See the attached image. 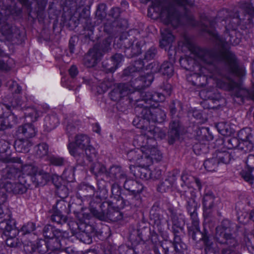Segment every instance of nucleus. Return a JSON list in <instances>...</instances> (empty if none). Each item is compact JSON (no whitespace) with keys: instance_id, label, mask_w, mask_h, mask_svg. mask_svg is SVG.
Masks as SVG:
<instances>
[{"instance_id":"1","label":"nucleus","mask_w":254,"mask_h":254,"mask_svg":"<svg viewBox=\"0 0 254 254\" xmlns=\"http://www.w3.org/2000/svg\"><path fill=\"white\" fill-rule=\"evenodd\" d=\"M190 57L194 61L198 63L195 64V71L198 68L199 73L192 74L193 77H198V74L209 77L214 81L217 87L226 90L236 89L238 90L235 96L237 97H248L250 93L248 90L243 88L239 83L234 82L230 77L224 76L216 68L215 62L223 60L227 62L230 66L231 72L239 76H243L245 74V69L239 67L236 62L235 56L229 51H224L216 53L213 51L200 48L194 45H190Z\"/></svg>"},{"instance_id":"2","label":"nucleus","mask_w":254,"mask_h":254,"mask_svg":"<svg viewBox=\"0 0 254 254\" xmlns=\"http://www.w3.org/2000/svg\"><path fill=\"white\" fill-rule=\"evenodd\" d=\"M164 134L160 132L159 128L153 127L147 130L144 134L135 136L133 141L135 149L127 152V157L128 160H137L140 163L144 165L151 161L150 155L153 150H158L155 147V139L162 138Z\"/></svg>"},{"instance_id":"3","label":"nucleus","mask_w":254,"mask_h":254,"mask_svg":"<svg viewBox=\"0 0 254 254\" xmlns=\"http://www.w3.org/2000/svg\"><path fill=\"white\" fill-rule=\"evenodd\" d=\"M181 178L183 182V184L182 185V187H186L188 188V190H185L183 194L187 201V209L191 216L194 217L193 223L194 226L197 227L198 225L196 218L197 203L195 201L196 192L193 188L196 187L199 190H200L201 189V183L198 179L189 175L186 173H183Z\"/></svg>"},{"instance_id":"4","label":"nucleus","mask_w":254,"mask_h":254,"mask_svg":"<svg viewBox=\"0 0 254 254\" xmlns=\"http://www.w3.org/2000/svg\"><path fill=\"white\" fill-rule=\"evenodd\" d=\"M69 153L77 160L86 156L87 159L92 161L96 156L94 147L90 144V138L84 134L77 135L74 142H70L68 145Z\"/></svg>"},{"instance_id":"5","label":"nucleus","mask_w":254,"mask_h":254,"mask_svg":"<svg viewBox=\"0 0 254 254\" xmlns=\"http://www.w3.org/2000/svg\"><path fill=\"white\" fill-rule=\"evenodd\" d=\"M144 101L150 104L151 109L143 108L141 111V114L143 117L149 122H162L165 118V114L164 112L160 109L155 108L154 104L152 102H159L163 101L165 100V96L161 93L157 92H148L145 94Z\"/></svg>"},{"instance_id":"6","label":"nucleus","mask_w":254,"mask_h":254,"mask_svg":"<svg viewBox=\"0 0 254 254\" xmlns=\"http://www.w3.org/2000/svg\"><path fill=\"white\" fill-rule=\"evenodd\" d=\"M143 78H139L135 80L133 86L129 84H120L116 86L110 93L111 99L115 101H119L123 97L128 95L136 90H141L143 88L149 86L151 84L152 78L150 76L148 80H144L142 82Z\"/></svg>"},{"instance_id":"7","label":"nucleus","mask_w":254,"mask_h":254,"mask_svg":"<svg viewBox=\"0 0 254 254\" xmlns=\"http://www.w3.org/2000/svg\"><path fill=\"white\" fill-rule=\"evenodd\" d=\"M21 13L20 9H7L5 11L2 10L0 11V31L1 34L5 37L8 41L13 42L16 44L14 39H18L20 36L19 30L15 26H12L9 24L6 20L7 16L9 14L13 15H18Z\"/></svg>"},{"instance_id":"8","label":"nucleus","mask_w":254,"mask_h":254,"mask_svg":"<svg viewBox=\"0 0 254 254\" xmlns=\"http://www.w3.org/2000/svg\"><path fill=\"white\" fill-rule=\"evenodd\" d=\"M240 11L242 13L237 15L236 17L232 19H227L225 23L228 22L229 24L226 25V29L235 30L237 26L241 23L249 24L252 21L254 16V7L249 2L242 1L240 3Z\"/></svg>"},{"instance_id":"9","label":"nucleus","mask_w":254,"mask_h":254,"mask_svg":"<svg viewBox=\"0 0 254 254\" xmlns=\"http://www.w3.org/2000/svg\"><path fill=\"white\" fill-rule=\"evenodd\" d=\"M152 151L153 153H151L150 156L152 158L151 161L148 164L143 165L138 162L139 161L137 160H129L136 166L135 167L132 165L130 166L131 171L135 177L145 180L151 179V171L148 168V166L152 164L153 160L159 161L162 159V154L158 150L155 149Z\"/></svg>"},{"instance_id":"10","label":"nucleus","mask_w":254,"mask_h":254,"mask_svg":"<svg viewBox=\"0 0 254 254\" xmlns=\"http://www.w3.org/2000/svg\"><path fill=\"white\" fill-rule=\"evenodd\" d=\"M247 130V129L241 130L238 134V139L233 138L229 139L228 141V148L231 149L237 148L245 153L252 151L253 148V144L250 140L251 136Z\"/></svg>"},{"instance_id":"11","label":"nucleus","mask_w":254,"mask_h":254,"mask_svg":"<svg viewBox=\"0 0 254 254\" xmlns=\"http://www.w3.org/2000/svg\"><path fill=\"white\" fill-rule=\"evenodd\" d=\"M109 176L112 181L115 182V184L112 185L113 190L115 188L118 189V184L124 182V186L126 189L132 191H139V190H136L133 187V186L137 185V182L133 180H127L126 175L122 171L121 167L119 166L112 167L110 169Z\"/></svg>"},{"instance_id":"12","label":"nucleus","mask_w":254,"mask_h":254,"mask_svg":"<svg viewBox=\"0 0 254 254\" xmlns=\"http://www.w3.org/2000/svg\"><path fill=\"white\" fill-rule=\"evenodd\" d=\"M230 223L228 220H224L221 224L216 228L215 239L220 244H226L235 246L236 240L229 234Z\"/></svg>"},{"instance_id":"13","label":"nucleus","mask_w":254,"mask_h":254,"mask_svg":"<svg viewBox=\"0 0 254 254\" xmlns=\"http://www.w3.org/2000/svg\"><path fill=\"white\" fill-rule=\"evenodd\" d=\"M111 43V39H107L105 44V47L103 50L99 48V46L96 45L91 49L88 54L85 56L84 60V64L88 67L94 66L100 59L103 55V53L107 51Z\"/></svg>"},{"instance_id":"14","label":"nucleus","mask_w":254,"mask_h":254,"mask_svg":"<svg viewBox=\"0 0 254 254\" xmlns=\"http://www.w3.org/2000/svg\"><path fill=\"white\" fill-rule=\"evenodd\" d=\"M149 68H151V72H147L146 76H141L140 78H143L144 79L142 80V82L144 83V80H148L150 78V76H151L153 78L152 74L160 71L163 74L166 75L167 76H171L173 75L174 69L173 65L170 62L164 63L160 67L159 64L157 63H152L149 65ZM153 81V79L152 80ZM152 81H151L152 82Z\"/></svg>"},{"instance_id":"15","label":"nucleus","mask_w":254,"mask_h":254,"mask_svg":"<svg viewBox=\"0 0 254 254\" xmlns=\"http://www.w3.org/2000/svg\"><path fill=\"white\" fill-rule=\"evenodd\" d=\"M92 213L101 220H105L109 219L113 221H117L123 218V216L119 208L112 206L111 204L106 214L95 209L92 210Z\"/></svg>"},{"instance_id":"16","label":"nucleus","mask_w":254,"mask_h":254,"mask_svg":"<svg viewBox=\"0 0 254 254\" xmlns=\"http://www.w3.org/2000/svg\"><path fill=\"white\" fill-rule=\"evenodd\" d=\"M196 235H199L201 236L200 238L204 244V250L206 254L207 253H217L219 252V247L218 245L211 242L209 237L206 234H202L199 231L196 233L192 234V239L194 240H196Z\"/></svg>"},{"instance_id":"17","label":"nucleus","mask_w":254,"mask_h":254,"mask_svg":"<svg viewBox=\"0 0 254 254\" xmlns=\"http://www.w3.org/2000/svg\"><path fill=\"white\" fill-rule=\"evenodd\" d=\"M15 221L12 219L5 220L0 222V228L3 230L6 237H16L18 231L15 228Z\"/></svg>"},{"instance_id":"18","label":"nucleus","mask_w":254,"mask_h":254,"mask_svg":"<svg viewBox=\"0 0 254 254\" xmlns=\"http://www.w3.org/2000/svg\"><path fill=\"white\" fill-rule=\"evenodd\" d=\"M215 197L210 191L205 192L203 195L202 203L204 211L206 214L210 212V210L215 205Z\"/></svg>"},{"instance_id":"19","label":"nucleus","mask_w":254,"mask_h":254,"mask_svg":"<svg viewBox=\"0 0 254 254\" xmlns=\"http://www.w3.org/2000/svg\"><path fill=\"white\" fill-rule=\"evenodd\" d=\"M65 232H63L59 230H55L50 225H46L43 229V235L45 238L53 240L55 237L59 238L60 237H64Z\"/></svg>"},{"instance_id":"20","label":"nucleus","mask_w":254,"mask_h":254,"mask_svg":"<svg viewBox=\"0 0 254 254\" xmlns=\"http://www.w3.org/2000/svg\"><path fill=\"white\" fill-rule=\"evenodd\" d=\"M21 106V104L20 103H17L16 101L12 102L11 105L6 106L5 105H0V130H4L7 128V125L6 124V121L4 119V117H2L3 112V107H5L7 109V111H11V107H12L13 108H18Z\"/></svg>"},{"instance_id":"21","label":"nucleus","mask_w":254,"mask_h":254,"mask_svg":"<svg viewBox=\"0 0 254 254\" xmlns=\"http://www.w3.org/2000/svg\"><path fill=\"white\" fill-rule=\"evenodd\" d=\"M32 143L29 139H19L15 141L14 147L17 152H28Z\"/></svg>"},{"instance_id":"22","label":"nucleus","mask_w":254,"mask_h":254,"mask_svg":"<svg viewBox=\"0 0 254 254\" xmlns=\"http://www.w3.org/2000/svg\"><path fill=\"white\" fill-rule=\"evenodd\" d=\"M59 122V119L56 115L46 116L44 120L45 129L47 131H50L58 126Z\"/></svg>"},{"instance_id":"23","label":"nucleus","mask_w":254,"mask_h":254,"mask_svg":"<svg viewBox=\"0 0 254 254\" xmlns=\"http://www.w3.org/2000/svg\"><path fill=\"white\" fill-rule=\"evenodd\" d=\"M49 174L43 171H37L31 178L32 181L37 185H44L50 179Z\"/></svg>"},{"instance_id":"24","label":"nucleus","mask_w":254,"mask_h":254,"mask_svg":"<svg viewBox=\"0 0 254 254\" xmlns=\"http://www.w3.org/2000/svg\"><path fill=\"white\" fill-rule=\"evenodd\" d=\"M17 131L18 133L22 134L27 138L33 137L36 134L35 128L31 124H27L19 127Z\"/></svg>"},{"instance_id":"25","label":"nucleus","mask_w":254,"mask_h":254,"mask_svg":"<svg viewBox=\"0 0 254 254\" xmlns=\"http://www.w3.org/2000/svg\"><path fill=\"white\" fill-rule=\"evenodd\" d=\"M5 188L7 191L14 193H23L26 190L25 187L21 183L13 184L9 182L6 184Z\"/></svg>"},{"instance_id":"26","label":"nucleus","mask_w":254,"mask_h":254,"mask_svg":"<svg viewBox=\"0 0 254 254\" xmlns=\"http://www.w3.org/2000/svg\"><path fill=\"white\" fill-rule=\"evenodd\" d=\"M213 156L216 157L217 161L219 162V164H227L229 163L231 160L230 153L226 150L222 151H216L213 154Z\"/></svg>"},{"instance_id":"27","label":"nucleus","mask_w":254,"mask_h":254,"mask_svg":"<svg viewBox=\"0 0 254 254\" xmlns=\"http://www.w3.org/2000/svg\"><path fill=\"white\" fill-rule=\"evenodd\" d=\"M26 117H29L32 122L37 121V119L42 115V112L35 107H27L24 110Z\"/></svg>"},{"instance_id":"28","label":"nucleus","mask_w":254,"mask_h":254,"mask_svg":"<svg viewBox=\"0 0 254 254\" xmlns=\"http://www.w3.org/2000/svg\"><path fill=\"white\" fill-rule=\"evenodd\" d=\"M219 164V162L213 156L211 158L206 160L203 163L204 168L208 172L216 171Z\"/></svg>"},{"instance_id":"29","label":"nucleus","mask_w":254,"mask_h":254,"mask_svg":"<svg viewBox=\"0 0 254 254\" xmlns=\"http://www.w3.org/2000/svg\"><path fill=\"white\" fill-rule=\"evenodd\" d=\"M36 155L39 158L46 157L49 153V146L45 143H42L36 146L35 148Z\"/></svg>"},{"instance_id":"30","label":"nucleus","mask_w":254,"mask_h":254,"mask_svg":"<svg viewBox=\"0 0 254 254\" xmlns=\"http://www.w3.org/2000/svg\"><path fill=\"white\" fill-rule=\"evenodd\" d=\"M216 127L219 132L224 136L229 135L232 133V128L226 122L219 123Z\"/></svg>"},{"instance_id":"31","label":"nucleus","mask_w":254,"mask_h":254,"mask_svg":"<svg viewBox=\"0 0 254 254\" xmlns=\"http://www.w3.org/2000/svg\"><path fill=\"white\" fill-rule=\"evenodd\" d=\"M172 245H173L176 252L179 254L184 253V250L187 248L186 244L181 241L180 238L178 236H175L174 243Z\"/></svg>"},{"instance_id":"32","label":"nucleus","mask_w":254,"mask_h":254,"mask_svg":"<svg viewBox=\"0 0 254 254\" xmlns=\"http://www.w3.org/2000/svg\"><path fill=\"white\" fill-rule=\"evenodd\" d=\"M166 222V220H155V224L157 227L158 230L160 232L162 238L165 242H171L169 240L168 234L166 232L162 231V225Z\"/></svg>"},{"instance_id":"33","label":"nucleus","mask_w":254,"mask_h":254,"mask_svg":"<svg viewBox=\"0 0 254 254\" xmlns=\"http://www.w3.org/2000/svg\"><path fill=\"white\" fill-rule=\"evenodd\" d=\"M90 171L95 176L106 172V168L104 166L99 162L94 163L91 167Z\"/></svg>"},{"instance_id":"34","label":"nucleus","mask_w":254,"mask_h":254,"mask_svg":"<svg viewBox=\"0 0 254 254\" xmlns=\"http://www.w3.org/2000/svg\"><path fill=\"white\" fill-rule=\"evenodd\" d=\"M51 220L57 224H63L65 222L66 217L63 215L61 211H55L51 216Z\"/></svg>"},{"instance_id":"35","label":"nucleus","mask_w":254,"mask_h":254,"mask_svg":"<svg viewBox=\"0 0 254 254\" xmlns=\"http://www.w3.org/2000/svg\"><path fill=\"white\" fill-rule=\"evenodd\" d=\"M123 61V56L120 54H116L112 58V62L114 64V67L109 68L110 72H114Z\"/></svg>"},{"instance_id":"36","label":"nucleus","mask_w":254,"mask_h":254,"mask_svg":"<svg viewBox=\"0 0 254 254\" xmlns=\"http://www.w3.org/2000/svg\"><path fill=\"white\" fill-rule=\"evenodd\" d=\"M21 172L24 175L31 176L35 175L37 171V168L32 165H25L21 167Z\"/></svg>"},{"instance_id":"37","label":"nucleus","mask_w":254,"mask_h":254,"mask_svg":"<svg viewBox=\"0 0 254 254\" xmlns=\"http://www.w3.org/2000/svg\"><path fill=\"white\" fill-rule=\"evenodd\" d=\"M41 247L42 246L38 243L34 244L30 243V245L29 246L28 245L25 250L28 252H31L32 253H37L40 254H43Z\"/></svg>"},{"instance_id":"38","label":"nucleus","mask_w":254,"mask_h":254,"mask_svg":"<svg viewBox=\"0 0 254 254\" xmlns=\"http://www.w3.org/2000/svg\"><path fill=\"white\" fill-rule=\"evenodd\" d=\"M50 163L55 166H63L66 162V160L59 156H52L50 158Z\"/></svg>"},{"instance_id":"39","label":"nucleus","mask_w":254,"mask_h":254,"mask_svg":"<svg viewBox=\"0 0 254 254\" xmlns=\"http://www.w3.org/2000/svg\"><path fill=\"white\" fill-rule=\"evenodd\" d=\"M7 86L12 93H19L21 90V87L15 81L13 80L9 81L7 82Z\"/></svg>"},{"instance_id":"40","label":"nucleus","mask_w":254,"mask_h":254,"mask_svg":"<svg viewBox=\"0 0 254 254\" xmlns=\"http://www.w3.org/2000/svg\"><path fill=\"white\" fill-rule=\"evenodd\" d=\"M35 229V224L32 222H29L22 227L21 229V232L22 233V234L26 235L27 234H30L31 232H33Z\"/></svg>"},{"instance_id":"41","label":"nucleus","mask_w":254,"mask_h":254,"mask_svg":"<svg viewBox=\"0 0 254 254\" xmlns=\"http://www.w3.org/2000/svg\"><path fill=\"white\" fill-rule=\"evenodd\" d=\"M4 119L6 121L7 128L11 127L16 124L17 118L13 113H10L6 118L4 117Z\"/></svg>"},{"instance_id":"42","label":"nucleus","mask_w":254,"mask_h":254,"mask_svg":"<svg viewBox=\"0 0 254 254\" xmlns=\"http://www.w3.org/2000/svg\"><path fill=\"white\" fill-rule=\"evenodd\" d=\"M6 244L10 247H15L18 245L17 239L16 237H7Z\"/></svg>"},{"instance_id":"43","label":"nucleus","mask_w":254,"mask_h":254,"mask_svg":"<svg viewBox=\"0 0 254 254\" xmlns=\"http://www.w3.org/2000/svg\"><path fill=\"white\" fill-rule=\"evenodd\" d=\"M156 50L154 48L149 49L145 55V59L146 60H150L153 59L156 55Z\"/></svg>"},{"instance_id":"44","label":"nucleus","mask_w":254,"mask_h":254,"mask_svg":"<svg viewBox=\"0 0 254 254\" xmlns=\"http://www.w3.org/2000/svg\"><path fill=\"white\" fill-rule=\"evenodd\" d=\"M174 2L178 5L186 6V5L192 6L193 4V0H174Z\"/></svg>"},{"instance_id":"45","label":"nucleus","mask_w":254,"mask_h":254,"mask_svg":"<svg viewBox=\"0 0 254 254\" xmlns=\"http://www.w3.org/2000/svg\"><path fill=\"white\" fill-rule=\"evenodd\" d=\"M4 172L7 173L6 178L12 179L15 177V173L16 172V170L14 168H6L4 170Z\"/></svg>"},{"instance_id":"46","label":"nucleus","mask_w":254,"mask_h":254,"mask_svg":"<svg viewBox=\"0 0 254 254\" xmlns=\"http://www.w3.org/2000/svg\"><path fill=\"white\" fill-rule=\"evenodd\" d=\"M9 143L4 140L0 141V153H3L8 151Z\"/></svg>"},{"instance_id":"47","label":"nucleus","mask_w":254,"mask_h":254,"mask_svg":"<svg viewBox=\"0 0 254 254\" xmlns=\"http://www.w3.org/2000/svg\"><path fill=\"white\" fill-rule=\"evenodd\" d=\"M170 127L171 129L175 131L174 134L176 136L178 135V129L179 127V123L178 121H173L171 123Z\"/></svg>"},{"instance_id":"48","label":"nucleus","mask_w":254,"mask_h":254,"mask_svg":"<svg viewBox=\"0 0 254 254\" xmlns=\"http://www.w3.org/2000/svg\"><path fill=\"white\" fill-rule=\"evenodd\" d=\"M171 246H172L171 242H163L161 244L160 243V248L164 250L165 254H167L168 252L169 247Z\"/></svg>"},{"instance_id":"49","label":"nucleus","mask_w":254,"mask_h":254,"mask_svg":"<svg viewBox=\"0 0 254 254\" xmlns=\"http://www.w3.org/2000/svg\"><path fill=\"white\" fill-rule=\"evenodd\" d=\"M161 175V171L160 169H156L154 171H151V179H158Z\"/></svg>"},{"instance_id":"50","label":"nucleus","mask_w":254,"mask_h":254,"mask_svg":"<svg viewBox=\"0 0 254 254\" xmlns=\"http://www.w3.org/2000/svg\"><path fill=\"white\" fill-rule=\"evenodd\" d=\"M204 31L208 32L210 35H211L213 37H214L216 40H220L219 36L218 35L217 33L214 30H210L209 28H204L203 29Z\"/></svg>"},{"instance_id":"51","label":"nucleus","mask_w":254,"mask_h":254,"mask_svg":"<svg viewBox=\"0 0 254 254\" xmlns=\"http://www.w3.org/2000/svg\"><path fill=\"white\" fill-rule=\"evenodd\" d=\"M69 73L72 77L75 76L78 73L77 67L75 65L71 66L69 69Z\"/></svg>"},{"instance_id":"52","label":"nucleus","mask_w":254,"mask_h":254,"mask_svg":"<svg viewBox=\"0 0 254 254\" xmlns=\"http://www.w3.org/2000/svg\"><path fill=\"white\" fill-rule=\"evenodd\" d=\"M151 239L152 242L153 243L155 244L156 245L161 243V241L158 239V235L156 234H152Z\"/></svg>"},{"instance_id":"53","label":"nucleus","mask_w":254,"mask_h":254,"mask_svg":"<svg viewBox=\"0 0 254 254\" xmlns=\"http://www.w3.org/2000/svg\"><path fill=\"white\" fill-rule=\"evenodd\" d=\"M243 177L245 180L247 182H251L253 180L252 176L249 173H247L245 174H243Z\"/></svg>"},{"instance_id":"54","label":"nucleus","mask_w":254,"mask_h":254,"mask_svg":"<svg viewBox=\"0 0 254 254\" xmlns=\"http://www.w3.org/2000/svg\"><path fill=\"white\" fill-rule=\"evenodd\" d=\"M93 130L94 132L99 133L101 131V128L98 124H95L93 126Z\"/></svg>"},{"instance_id":"55","label":"nucleus","mask_w":254,"mask_h":254,"mask_svg":"<svg viewBox=\"0 0 254 254\" xmlns=\"http://www.w3.org/2000/svg\"><path fill=\"white\" fill-rule=\"evenodd\" d=\"M55 179H57V180H61V178L57 176H55L53 178V182L54 183V184L55 185V186L58 188V189H60V187H61V185H59V184H56V183L55 182Z\"/></svg>"},{"instance_id":"56","label":"nucleus","mask_w":254,"mask_h":254,"mask_svg":"<svg viewBox=\"0 0 254 254\" xmlns=\"http://www.w3.org/2000/svg\"><path fill=\"white\" fill-rule=\"evenodd\" d=\"M4 216V212L3 210V206L0 204V219L2 218Z\"/></svg>"},{"instance_id":"57","label":"nucleus","mask_w":254,"mask_h":254,"mask_svg":"<svg viewBox=\"0 0 254 254\" xmlns=\"http://www.w3.org/2000/svg\"><path fill=\"white\" fill-rule=\"evenodd\" d=\"M65 252L66 253H67L68 254H74L75 253V252L74 251H73V250L72 249H71L70 248H67L66 249Z\"/></svg>"},{"instance_id":"58","label":"nucleus","mask_w":254,"mask_h":254,"mask_svg":"<svg viewBox=\"0 0 254 254\" xmlns=\"http://www.w3.org/2000/svg\"><path fill=\"white\" fill-rule=\"evenodd\" d=\"M20 2L23 5L27 6L28 5V0H19Z\"/></svg>"},{"instance_id":"59","label":"nucleus","mask_w":254,"mask_h":254,"mask_svg":"<svg viewBox=\"0 0 254 254\" xmlns=\"http://www.w3.org/2000/svg\"><path fill=\"white\" fill-rule=\"evenodd\" d=\"M249 160H253L254 161V156L253 155H249L248 158V160L246 162L247 164H248Z\"/></svg>"},{"instance_id":"60","label":"nucleus","mask_w":254,"mask_h":254,"mask_svg":"<svg viewBox=\"0 0 254 254\" xmlns=\"http://www.w3.org/2000/svg\"><path fill=\"white\" fill-rule=\"evenodd\" d=\"M187 60L186 58H181L180 60V64L182 65L183 64H184V63L187 62Z\"/></svg>"},{"instance_id":"61","label":"nucleus","mask_w":254,"mask_h":254,"mask_svg":"<svg viewBox=\"0 0 254 254\" xmlns=\"http://www.w3.org/2000/svg\"><path fill=\"white\" fill-rule=\"evenodd\" d=\"M250 217L251 219L254 221V210H252L250 213Z\"/></svg>"},{"instance_id":"62","label":"nucleus","mask_w":254,"mask_h":254,"mask_svg":"<svg viewBox=\"0 0 254 254\" xmlns=\"http://www.w3.org/2000/svg\"><path fill=\"white\" fill-rule=\"evenodd\" d=\"M69 45H70V49L71 52H73V47L71 46V40L69 41Z\"/></svg>"},{"instance_id":"63","label":"nucleus","mask_w":254,"mask_h":254,"mask_svg":"<svg viewBox=\"0 0 254 254\" xmlns=\"http://www.w3.org/2000/svg\"><path fill=\"white\" fill-rule=\"evenodd\" d=\"M247 239H248V242H247V245L249 247L250 246V244H251V243L250 242V238H248Z\"/></svg>"},{"instance_id":"64","label":"nucleus","mask_w":254,"mask_h":254,"mask_svg":"<svg viewBox=\"0 0 254 254\" xmlns=\"http://www.w3.org/2000/svg\"><path fill=\"white\" fill-rule=\"evenodd\" d=\"M250 239L254 241V235H251V238Z\"/></svg>"}]
</instances>
